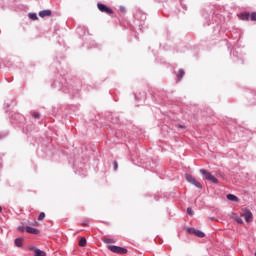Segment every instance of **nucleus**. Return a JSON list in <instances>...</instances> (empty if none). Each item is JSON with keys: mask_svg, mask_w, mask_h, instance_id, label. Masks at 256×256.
<instances>
[{"mask_svg": "<svg viewBox=\"0 0 256 256\" xmlns=\"http://www.w3.org/2000/svg\"><path fill=\"white\" fill-rule=\"evenodd\" d=\"M226 197L228 201H234L235 203H239V198L233 194H228Z\"/></svg>", "mask_w": 256, "mask_h": 256, "instance_id": "obj_9", "label": "nucleus"}, {"mask_svg": "<svg viewBox=\"0 0 256 256\" xmlns=\"http://www.w3.org/2000/svg\"><path fill=\"white\" fill-rule=\"evenodd\" d=\"M33 117H34V119H39V117H40L39 112H34Z\"/></svg>", "mask_w": 256, "mask_h": 256, "instance_id": "obj_20", "label": "nucleus"}, {"mask_svg": "<svg viewBox=\"0 0 256 256\" xmlns=\"http://www.w3.org/2000/svg\"><path fill=\"white\" fill-rule=\"evenodd\" d=\"M28 249L29 251H34V253H35V250H39V248H35L34 246H30Z\"/></svg>", "mask_w": 256, "mask_h": 256, "instance_id": "obj_22", "label": "nucleus"}, {"mask_svg": "<svg viewBox=\"0 0 256 256\" xmlns=\"http://www.w3.org/2000/svg\"><path fill=\"white\" fill-rule=\"evenodd\" d=\"M28 17H29V19H32V21H37V19H39L37 17V14H35V13H29Z\"/></svg>", "mask_w": 256, "mask_h": 256, "instance_id": "obj_15", "label": "nucleus"}, {"mask_svg": "<svg viewBox=\"0 0 256 256\" xmlns=\"http://www.w3.org/2000/svg\"><path fill=\"white\" fill-rule=\"evenodd\" d=\"M255 256H256V252H255Z\"/></svg>", "mask_w": 256, "mask_h": 256, "instance_id": "obj_27", "label": "nucleus"}, {"mask_svg": "<svg viewBox=\"0 0 256 256\" xmlns=\"http://www.w3.org/2000/svg\"><path fill=\"white\" fill-rule=\"evenodd\" d=\"M26 233H31V235H39V229L33 228L31 226L26 227Z\"/></svg>", "mask_w": 256, "mask_h": 256, "instance_id": "obj_7", "label": "nucleus"}, {"mask_svg": "<svg viewBox=\"0 0 256 256\" xmlns=\"http://www.w3.org/2000/svg\"><path fill=\"white\" fill-rule=\"evenodd\" d=\"M1 211H3V208L0 206V213H1Z\"/></svg>", "mask_w": 256, "mask_h": 256, "instance_id": "obj_26", "label": "nucleus"}, {"mask_svg": "<svg viewBox=\"0 0 256 256\" xmlns=\"http://www.w3.org/2000/svg\"><path fill=\"white\" fill-rule=\"evenodd\" d=\"M87 225H88L87 222L82 223V226H83V227H87Z\"/></svg>", "mask_w": 256, "mask_h": 256, "instance_id": "obj_25", "label": "nucleus"}, {"mask_svg": "<svg viewBox=\"0 0 256 256\" xmlns=\"http://www.w3.org/2000/svg\"><path fill=\"white\" fill-rule=\"evenodd\" d=\"M107 249H109V251H111L112 253H118V255L127 254V248H123L115 245H109Z\"/></svg>", "mask_w": 256, "mask_h": 256, "instance_id": "obj_2", "label": "nucleus"}, {"mask_svg": "<svg viewBox=\"0 0 256 256\" xmlns=\"http://www.w3.org/2000/svg\"><path fill=\"white\" fill-rule=\"evenodd\" d=\"M85 245H87V239L85 237H82L79 241V246L85 247Z\"/></svg>", "mask_w": 256, "mask_h": 256, "instance_id": "obj_14", "label": "nucleus"}, {"mask_svg": "<svg viewBox=\"0 0 256 256\" xmlns=\"http://www.w3.org/2000/svg\"><path fill=\"white\" fill-rule=\"evenodd\" d=\"M240 17H241L242 21H249V17H251V16L249 15V13L245 12V13H242L240 15Z\"/></svg>", "mask_w": 256, "mask_h": 256, "instance_id": "obj_13", "label": "nucleus"}, {"mask_svg": "<svg viewBox=\"0 0 256 256\" xmlns=\"http://www.w3.org/2000/svg\"><path fill=\"white\" fill-rule=\"evenodd\" d=\"M200 173L204 177V179H206V181H210V183H215V184L219 183V180L215 176H213L211 172L205 169H200Z\"/></svg>", "mask_w": 256, "mask_h": 256, "instance_id": "obj_1", "label": "nucleus"}, {"mask_svg": "<svg viewBox=\"0 0 256 256\" xmlns=\"http://www.w3.org/2000/svg\"><path fill=\"white\" fill-rule=\"evenodd\" d=\"M188 215H193V210L191 208H187Z\"/></svg>", "mask_w": 256, "mask_h": 256, "instance_id": "obj_23", "label": "nucleus"}, {"mask_svg": "<svg viewBox=\"0 0 256 256\" xmlns=\"http://www.w3.org/2000/svg\"><path fill=\"white\" fill-rule=\"evenodd\" d=\"M45 219V212H41L38 216V221H43Z\"/></svg>", "mask_w": 256, "mask_h": 256, "instance_id": "obj_18", "label": "nucleus"}, {"mask_svg": "<svg viewBox=\"0 0 256 256\" xmlns=\"http://www.w3.org/2000/svg\"><path fill=\"white\" fill-rule=\"evenodd\" d=\"M104 243H106L107 245L111 244V243H115V241L111 238H105L104 239Z\"/></svg>", "mask_w": 256, "mask_h": 256, "instance_id": "obj_17", "label": "nucleus"}, {"mask_svg": "<svg viewBox=\"0 0 256 256\" xmlns=\"http://www.w3.org/2000/svg\"><path fill=\"white\" fill-rule=\"evenodd\" d=\"M185 179H186V181H188V183H191L192 185H194L198 189H203V185H201L200 182L197 181V179H195V177H193V175L185 174Z\"/></svg>", "mask_w": 256, "mask_h": 256, "instance_id": "obj_3", "label": "nucleus"}, {"mask_svg": "<svg viewBox=\"0 0 256 256\" xmlns=\"http://www.w3.org/2000/svg\"><path fill=\"white\" fill-rule=\"evenodd\" d=\"M18 230L23 233V231H26V228H24L23 226H19V227H18Z\"/></svg>", "mask_w": 256, "mask_h": 256, "instance_id": "obj_24", "label": "nucleus"}, {"mask_svg": "<svg viewBox=\"0 0 256 256\" xmlns=\"http://www.w3.org/2000/svg\"><path fill=\"white\" fill-rule=\"evenodd\" d=\"M232 217L239 225L243 224V219L239 217L237 214H233Z\"/></svg>", "mask_w": 256, "mask_h": 256, "instance_id": "obj_10", "label": "nucleus"}, {"mask_svg": "<svg viewBox=\"0 0 256 256\" xmlns=\"http://www.w3.org/2000/svg\"><path fill=\"white\" fill-rule=\"evenodd\" d=\"M97 8L99 11H101V13H106V15H113V9L107 7L105 4L98 3Z\"/></svg>", "mask_w": 256, "mask_h": 256, "instance_id": "obj_5", "label": "nucleus"}, {"mask_svg": "<svg viewBox=\"0 0 256 256\" xmlns=\"http://www.w3.org/2000/svg\"><path fill=\"white\" fill-rule=\"evenodd\" d=\"M184 75H185V71L179 70V72H178V79H179V80L183 79V76H184Z\"/></svg>", "mask_w": 256, "mask_h": 256, "instance_id": "obj_16", "label": "nucleus"}, {"mask_svg": "<svg viewBox=\"0 0 256 256\" xmlns=\"http://www.w3.org/2000/svg\"><path fill=\"white\" fill-rule=\"evenodd\" d=\"M251 21H256V12L251 14Z\"/></svg>", "mask_w": 256, "mask_h": 256, "instance_id": "obj_19", "label": "nucleus"}, {"mask_svg": "<svg viewBox=\"0 0 256 256\" xmlns=\"http://www.w3.org/2000/svg\"><path fill=\"white\" fill-rule=\"evenodd\" d=\"M39 17H51V10H43L39 12Z\"/></svg>", "mask_w": 256, "mask_h": 256, "instance_id": "obj_8", "label": "nucleus"}, {"mask_svg": "<svg viewBox=\"0 0 256 256\" xmlns=\"http://www.w3.org/2000/svg\"><path fill=\"white\" fill-rule=\"evenodd\" d=\"M187 231L190 235H195L196 237L200 238L205 237V233H203L201 230H197L195 228H188Z\"/></svg>", "mask_w": 256, "mask_h": 256, "instance_id": "obj_6", "label": "nucleus"}, {"mask_svg": "<svg viewBox=\"0 0 256 256\" xmlns=\"http://www.w3.org/2000/svg\"><path fill=\"white\" fill-rule=\"evenodd\" d=\"M242 217H244L246 223H251L253 221V213L249 209H242Z\"/></svg>", "mask_w": 256, "mask_h": 256, "instance_id": "obj_4", "label": "nucleus"}, {"mask_svg": "<svg viewBox=\"0 0 256 256\" xmlns=\"http://www.w3.org/2000/svg\"><path fill=\"white\" fill-rule=\"evenodd\" d=\"M113 165H114V171H117V168L119 167V164H117V161H114Z\"/></svg>", "mask_w": 256, "mask_h": 256, "instance_id": "obj_21", "label": "nucleus"}, {"mask_svg": "<svg viewBox=\"0 0 256 256\" xmlns=\"http://www.w3.org/2000/svg\"><path fill=\"white\" fill-rule=\"evenodd\" d=\"M15 245L16 247H23V238H16Z\"/></svg>", "mask_w": 256, "mask_h": 256, "instance_id": "obj_12", "label": "nucleus"}, {"mask_svg": "<svg viewBox=\"0 0 256 256\" xmlns=\"http://www.w3.org/2000/svg\"><path fill=\"white\" fill-rule=\"evenodd\" d=\"M34 256H47V253H45V251L43 250L38 249V250H35Z\"/></svg>", "mask_w": 256, "mask_h": 256, "instance_id": "obj_11", "label": "nucleus"}]
</instances>
